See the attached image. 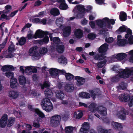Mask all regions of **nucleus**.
<instances>
[{"label":"nucleus","instance_id":"nucleus-1","mask_svg":"<svg viewBox=\"0 0 133 133\" xmlns=\"http://www.w3.org/2000/svg\"><path fill=\"white\" fill-rule=\"evenodd\" d=\"M45 96L47 98L43 99L41 102V104L42 108L48 112L50 111L52 109L53 107L52 103L50 100L48 98H51L53 95V93L52 90L49 88H46L44 92Z\"/></svg>","mask_w":133,"mask_h":133},{"label":"nucleus","instance_id":"nucleus-2","mask_svg":"<svg viewBox=\"0 0 133 133\" xmlns=\"http://www.w3.org/2000/svg\"><path fill=\"white\" fill-rule=\"evenodd\" d=\"M96 21L97 25L101 28H107L110 29L111 28V24L114 25L115 23V20L114 19H109L107 17H105L102 19L97 20Z\"/></svg>","mask_w":133,"mask_h":133},{"label":"nucleus","instance_id":"nucleus-3","mask_svg":"<svg viewBox=\"0 0 133 133\" xmlns=\"http://www.w3.org/2000/svg\"><path fill=\"white\" fill-rule=\"evenodd\" d=\"M133 74V67H132L130 69H125L119 72L118 75L113 77L112 79L113 81L117 82L119 81L120 78H126Z\"/></svg>","mask_w":133,"mask_h":133},{"label":"nucleus","instance_id":"nucleus-4","mask_svg":"<svg viewBox=\"0 0 133 133\" xmlns=\"http://www.w3.org/2000/svg\"><path fill=\"white\" fill-rule=\"evenodd\" d=\"M96 104L94 103H91L89 106L90 111L92 112H95L96 111L103 116L106 115L107 114L106 109L105 107L102 106L98 107L96 108Z\"/></svg>","mask_w":133,"mask_h":133},{"label":"nucleus","instance_id":"nucleus-5","mask_svg":"<svg viewBox=\"0 0 133 133\" xmlns=\"http://www.w3.org/2000/svg\"><path fill=\"white\" fill-rule=\"evenodd\" d=\"M61 117L59 115H55L50 118V124L52 126L56 127L60 123Z\"/></svg>","mask_w":133,"mask_h":133},{"label":"nucleus","instance_id":"nucleus-6","mask_svg":"<svg viewBox=\"0 0 133 133\" xmlns=\"http://www.w3.org/2000/svg\"><path fill=\"white\" fill-rule=\"evenodd\" d=\"M37 46L32 47L29 50V52L30 56L35 57L36 59H38L40 58L41 56L37 51Z\"/></svg>","mask_w":133,"mask_h":133},{"label":"nucleus","instance_id":"nucleus-7","mask_svg":"<svg viewBox=\"0 0 133 133\" xmlns=\"http://www.w3.org/2000/svg\"><path fill=\"white\" fill-rule=\"evenodd\" d=\"M48 32L44 31L41 30H37L35 35L34 36V38L36 39L37 38H42L44 37V35H48Z\"/></svg>","mask_w":133,"mask_h":133},{"label":"nucleus","instance_id":"nucleus-8","mask_svg":"<svg viewBox=\"0 0 133 133\" xmlns=\"http://www.w3.org/2000/svg\"><path fill=\"white\" fill-rule=\"evenodd\" d=\"M121 109V110L119 112L118 117L121 119L124 120L126 118V115L129 114V112L128 110H125L123 107H122Z\"/></svg>","mask_w":133,"mask_h":133},{"label":"nucleus","instance_id":"nucleus-9","mask_svg":"<svg viewBox=\"0 0 133 133\" xmlns=\"http://www.w3.org/2000/svg\"><path fill=\"white\" fill-rule=\"evenodd\" d=\"M8 118V116L6 114H4L3 115L0 120L1 127L4 128L5 127L7 123Z\"/></svg>","mask_w":133,"mask_h":133},{"label":"nucleus","instance_id":"nucleus-10","mask_svg":"<svg viewBox=\"0 0 133 133\" xmlns=\"http://www.w3.org/2000/svg\"><path fill=\"white\" fill-rule=\"evenodd\" d=\"M71 28L70 26H65L62 29V35L64 37H68L71 33Z\"/></svg>","mask_w":133,"mask_h":133},{"label":"nucleus","instance_id":"nucleus-11","mask_svg":"<svg viewBox=\"0 0 133 133\" xmlns=\"http://www.w3.org/2000/svg\"><path fill=\"white\" fill-rule=\"evenodd\" d=\"M18 81L20 84L23 86H24L26 84H29L30 83V81L26 79L25 77L23 75L19 76Z\"/></svg>","mask_w":133,"mask_h":133},{"label":"nucleus","instance_id":"nucleus-12","mask_svg":"<svg viewBox=\"0 0 133 133\" xmlns=\"http://www.w3.org/2000/svg\"><path fill=\"white\" fill-rule=\"evenodd\" d=\"M89 123L84 122L82 124L80 131L82 133H88L89 129Z\"/></svg>","mask_w":133,"mask_h":133},{"label":"nucleus","instance_id":"nucleus-13","mask_svg":"<svg viewBox=\"0 0 133 133\" xmlns=\"http://www.w3.org/2000/svg\"><path fill=\"white\" fill-rule=\"evenodd\" d=\"M56 97L60 100H62L64 98V94L62 91L56 90L55 92Z\"/></svg>","mask_w":133,"mask_h":133},{"label":"nucleus","instance_id":"nucleus-14","mask_svg":"<svg viewBox=\"0 0 133 133\" xmlns=\"http://www.w3.org/2000/svg\"><path fill=\"white\" fill-rule=\"evenodd\" d=\"M111 125L114 129L116 130H121L123 129L122 125L120 123L113 121L111 122Z\"/></svg>","mask_w":133,"mask_h":133},{"label":"nucleus","instance_id":"nucleus-15","mask_svg":"<svg viewBox=\"0 0 133 133\" xmlns=\"http://www.w3.org/2000/svg\"><path fill=\"white\" fill-rule=\"evenodd\" d=\"M108 48V45L107 43H104L101 45L98 49V52L99 53H103L105 52Z\"/></svg>","mask_w":133,"mask_h":133},{"label":"nucleus","instance_id":"nucleus-16","mask_svg":"<svg viewBox=\"0 0 133 133\" xmlns=\"http://www.w3.org/2000/svg\"><path fill=\"white\" fill-rule=\"evenodd\" d=\"M130 99V96L129 95L121 94L120 95L119 97V100L122 102H127Z\"/></svg>","mask_w":133,"mask_h":133},{"label":"nucleus","instance_id":"nucleus-17","mask_svg":"<svg viewBox=\"0 0 133 133\" xmlns=\"http://www.w3.org/2000/svg\"><path fill=\"white\" fill-rule=\"evenodd\" d=\"M74 34L76 37L78 38H81L83 36V31L80 29H76L75 31Z\"/></svg>","mask_w":133,"mask_h":133},{"label":"nucleus","instance_id":"nucleus-18","mask_svg":"<svg viewBox=\"0 0 133 133\" xmlns=\"http://www.w3.org/2000/svg\"><path fill=\"white\" fill-rule=\"evenodd\" d=\"M64 88L66 92H72L73 91L74 88L73 85L67 84L65 85Z\"/></svg>","mask_w":133,"mask_h":133},{"label":"nucleus","instance_id":"nucleus-19","mask_svg":"<svg viewBox=\"0 0 133 133\" xmlns=\"http://www.w3.org/2000/svg\"><path fill=\"white\" fill-rule=\"evenodd\" d=\"M75 79L77 80L78 83L77 84H78L79 85H83L85 82V78L80 76H77L75 77Z\"/></svg>","mask_w":133,"mask_h":133},{"label":"nucleus","instance_id":"nucleus-20","mask_svg":"<svg viewBox=\"0 0 133 133\" xmlns=\"http://www.w3.org/2000/svg\"><path fill=\"white\" fill-rule=\"evenodd\" d=\"M10 86L11 88H15L17 85V80L15 78H12L11 79Z\"/></svg>","mask_w":133,"mask_h":133},{"label":"nucleus","instance_id":"nucleus-21","mask_svg":"<svg viewBox=\"0 0 133 133\" xmlns=\"http://www.w3.org/2000/svg\"><path fill=\"white\" fill-rule=\"evenodd\" d=\"M127 54L125 53H121L117 54L115 57L116 59L119 60H122L125 58L127 56Z\"/></svg>","mask_w":133,"mask_h":133},{"label":"nucleus","instance_id":"nucleus-22","mask_svg":"<svg viewBox=\"0 0 133 133\" xmlns=\"http://www.w3.org/2000/svg\"><path fill=\"white\" fill-rule=\"evenodd\" d=\"M18 95V93L17 91H11L9 92V97L12 98L16 99Z\"/></svg>","mask_w":133,"mask_h":133},{"label":"nucleus","instance_id":"nucleus-23","mask_svg":"<svg viewBox=\"0 0 133 133\" xmlns=\"http://www.w3.org/2000/svg\"><path fill=\"white\" fill-rule=\"evenodd\" d=\"M127 14L124 11H121L119 16V18L122 21H124L126 20L127 19Z\"/></svg>","mask_w":133,"mask_h":133},{"label":"nucleus","instance_id":"nucleus-24","mask_svg":"<svg viewBox=\"0 0 133 133\" xmlns=\"http://www.w3.org/2000/svg\"><path fill=\"white\" fill-rule=\"evenodd\" d=\"M50 14L54 16H57L60 14L59 10L57 8H53L50 11Z\"/></svg>","mask_w":133,"mask_h":133},{"label":"nucleus","instance_id":"nucleus-25","mask_svg":"<svg viewBox=\"0 0 133 133\" xmlns=\"http://www.w3.org/2000/svg\"><path fill=\"white\" fill-rule=\"evenodd\" d=\"M50 74L51 75L56 76L59 73V70L56 68H51L49 70Z\"/></svg>","mask_w":133,"mask_h":133},{"label":"nucleus","instance_id":"nucleus-26","mask_svg":"<svg viewBox=\"0 0 133 133\" xmlns=\"http://www.w3.org/2000/svg\"><path fill=\"white\" fill-rule=\"evenodd\" d=\"M65 47L63 45H58L56 46V50L59 53H62L64 51Z\"/></svg>","mask_w":133,"mask_h":133},{"label":"nucleus","instance_id":"nucleus-27","mask_svg":"<svg viewBox=\"0 0 133 133\" xmlns=\"http://www.w3.org/2000/svg\"><path fill=\"white\" fill-rule=\"evenodd\" d=\"M15 118L13 117H11L9 118L7 123V126L10 127L12 126L14 124L15 121Z\"/></svg>","mask_w":133,"mask_h":133},{"label":"nucleus","instance_id":"nucleus-28","mask_svg":"<svg viewBox=\"0 0 133 133\" xmlns=\"http://www.w3.org/2000/svg\"><path fill=\"white\" fill-rule=\"evenodd\" d=\"M94 58L95 60H102L106 57V56H105L104 54H102L100 55L97 54L94 56Z\"/></svg>","mask_w":133,"mask_h":133},{"label":"nucleus","instance_id":"nucleus-29","mask_svg":"<svg viewBox=\"0 0 133 133\" xmlns=\"http://www.w3.org/2000/svg\"><path fill=\"white\" fill-rule=\"evenodd\" d=\"M127 43V41L125 39H122L120 40H118L117 41V44L119 46H124Z\"/></svg>","mask_w":133,"mask_h":133},{"label":"nucleus","instance_id":"nucleus-30","mask_svg":"<svg viewBox=\"0 0 133 133\" xmlns=\"http://www.w3.org/2000/svg\"><path fill=\"white\" fill-rule=\"evenodd\" d=\"M98 133H110V130L103 129L101 126H99L97 128Z\"/></svg>","mask_w":133,"mask_h":133},{"label":"nucleus","instance_id":"nucleus-31","mask_svg":"<svg viewBox=\"0 0 133 133\" xmlns=\"http://www.w3.org/2000/svg\"><path fill=\"white\" fill-rule=\"evenodd\" d=\"M79 97L82 98H89L90 97V94L87 92H81L79 94Z\"/></svg>","mask_w":133,"mask_h":133},{"label":"nucleus","instance_id":"nucleus-32","mask_svg":"<svg viewBox=\"0 0 133 133\" xmlns=\"http://www.w3.org/2000/svg\"><path fill=\"white\" fill-rule=\"evenodd\" d=\"M58 60L60 63H61L63 64L66 63H67L66 58L63 55L60 56L58 58Z\"/></svg>","mask_w":133,"mask_h":133},{"label":"nucleus","instance_id":"nucleus-33","mask_svg":"<svg viewBox=\"0 0 133 133\" xmlns=\"http://www.w3.org/2000/svg\"><path fill=\"white\" fill-rule=\"evenodd\" d=\"M34 111L35 113L37 114L39 117L43 118L45 117L44 114L38 108H35L34 109Z\"/></svg>","mask_w":133,"mask_h":133},{"label":"nucleus","instance_id":"nucleus-34","mask_svg":"<svg viewBox=\"0 0 133 133\" xmlns=\"http://www.w3.org/2000/svg\"><path fill=\"white\" fill-rule=\"evenodd\" d=\"M65 75L66 79L69 81H71L74 78V76L70 73H66Z\"/></svg>","mask_w":133,"mask_h":133},{"label":"nucleus","instance_id":"nucleus-35","mask_svg":"<svg viewBox=\"0 0 133 133\" xmlns=\"http://www.w3.org/2000/svg\"><path fill=\"white\" fill-rule=\"evenodd\" d=\"M77 10L81 12H84L85 11V8L84 6L81 5H78L76 6Z\"/></svg>","mask_w":133,"mask_h":133},{"label":"nucleus","instance_id":"nucleus-36","mask_svg":"<svg viewBox=\"0 0 133 133\" xmlns=\"http://www.w3.org/2000/svg\"><path fill=\"white\" fill-rule=\"evenodd\" d=\"M74 129L73 127L69 126L65 127L64 130L65 133H71L73 132Z\"/></svg>","mask_w":133,"mask_h":133},{"label":"nucleus","instance_id":"nucleus-37","mask_svg":"<svg viewBox=\"0 0 133 133\" xmlns=\"http://www.w3.org/2000/svg\"><path fill=\"white\" fill-rule=\"evenodd\" d=\"M106 62V60L105 59L103 61L97 63L96 64L97 65L98 68H102L104 66Z\"/></svg>","mask_w":133,"mask_h":133},{"label":"nucleus","instance_id":"nucleus-38","mask_svg":"<svg viewBox=\"0 0 133 133\" xmlns=\"http://www.w3.org/2000/svg\"><path fill=\"white\" fill-rule=\"evenodd\" d=\"M127 27L126 26L123 25L120 26L118 29L116 31L117 32H126Z\"/></svg>","mask_w":133,"mask_h":133},{"label":"nucleus","instance_id":"nucleus-39","mask_svg":"<svg viewBox=\"0 0 133 133\" xmlns=\"http://www.w3.org/2000/svg\"><path fill=\"white\" fill-rule=\"evenodd\" d=\"M68 7V5L65 3L62 2L59 6V8L60 9L63 10H66Z\"/></svg>","mask_w":133,"mask_h":133},{"label":"nucleus","instance_id":"nucleus-40","mask_svg":"<svg viewBox=\"0 0 133 133\" xmlns=\"http://www.w3.org/2000/svg\"><path fill=\"white\" fill-rule=\"evenodd\" d=\"M18 42L19 45L22 46L25 43L26 39L24 37H22L20 38Z\"/></svg>","mask_w":133,"mask_h":133},{"label":"nucleus","instance_id":"nucleus-41","mask_svg":"<svg viewBox=\"0 0 133 133\" xmlns=\"http://www.w3.org/2000/svg\"><path fill=\"white\" fill-rule=\"evenodd\" d=\"M118 87L119 89L122 90H125L126 89V84L124 82H121L119 84Z\"/></svg>","mask_w":133,"mask_h":133},{"label":"nucleus","instance_id":"nucleus-42","mask_svg":"<svg viewBox=\"0 0 133 133\" xmlns=\"http://www.w3.org/2000/svg\"><path fill=\"white\" fill-rule=\"evenodd\" d=\"M5 76L7 77L10 78H13L14 76V73L11 72H6L5 73Z\"/></svg>","mask_w":133,"mask_h":133},{"label":"nucleus","instance_id":"nucleus-43","mask_svg":"<svg viewBox=\"0 0 133 133\" xmlns=\"http://www.w3.org/2000/svg\"><path fill=\"white\" fill-rule=\"evenodd\" d=\"M126 32L127 34L125 35V38L127 39L129 37V36L132 35V32L131 30L129 28H127Z\"/></svg>","mask_w":133,"mask_h":133},{"label":"nucleus","instance_id":"nucleus-44","mask_svg":"<svg viewBox=\"0 0 133 133\" xmlns=\"http://www.w3.org/2000/svg\"><path fill=\"white\" fill-rule=\"evenodd\" d=\"M49 83L47 81H45L43 84L41 85V88L42 89H44V88L49 87L50 86Z\"/></svg>","mask_w":133,"mask_h":133},{"label":"nucleus","instance_id":"nucleus-45","mask_svg":"<svg viewBox=\"0 0 133 133\" xmlns=\"http://www.w3.org/2000/svg\"><path fill=\"white\" fill-rule=\"evenodd\" d=\"M48 51L47 49L45 47H43L41 48L39 51V52L41 54H43L46 53Z\"/></svg>","mask_w":133,"mask_h":133},{"label":"nucleus","instance_id":"nucleus-46","mask_svg":"<svg viewBox=\"0 0 133 133\" xmlns=\"http://www.w3.org/2000/svg\"><path fill=\"white\" fill-rule=\"evenodd\" d=\"M52 41L54 43L58 44L60 43V40L58 37H55L53 38Z\"/></svg>","mask_w":133,"mask_h":133},{"label":"nucleus","instance_id":"nucleus-47","mask_svg":"<svg viewBox=\"0 0 133 133\" xmlns=\"http://www.w3.org/2000/svg\"><path fill=\"white\" fill-rule=\"evenodd\" d=\"M15 50L14 45H13L11 44L8 48V51L9 52H14Z\"/></svg>","mask_w":133,"mask_h":133},{"label":"nucleus","instance_id":"nucleus-48","mask_svg":"<svg viewBox=\"0 0 133 133\" xmlns=\"http://www.w3.org/2000/svg\"><path fill=\"white\" fill-rule=\"evenodd\" d=\"M85 15V12H79L76 15L77 17L79 19L83 18Z\"/></svg>","mask_w":133,"mask_h":133},{"label":"nucleus","instance_id":"nucleus-49","mask_svg":"<svg viewBox=\"0 0 133 133\" xmlns=\"http://www.w3.org/2000/svg\"><path fill=\"white\" fill-rule=\"evenodd\" d=\"M32 69V68L30 66H28L25 67V73H28L29 71V74L30 75L31 74V70Z\"/></svg>","mask_w":133,"mask_h":133},{"label":"nucleus","instance_id":"nucleus-50","mask_svg":"<svg viewBox=\"0 0 133 133\" xmlns=\"http://www.w3.org/2000/svg\"><path fill=\"white\" fill-rule=\"evenodd\" d=\"M88 37L90 39H93L96 38V36L94 33H91L88 35Z\"/></svg>","mask_w":133,"mask_h":133},{"label":"nucleus","instance_id":"nucleus-51","mask_svg":"<svg viewBox=\"0 0 133 133\" xmlns=\"http://www.w3.org/2000/svg\"><path fill=\"white\" fill-rule=\"evenodd\" d=\"M45 36V37H44L41 40V41L42 42L46 43L49 42V37L47 35Z\"/></svg>","mask_w":133,"mask_h":133},{"label":"nucleus","instance_id":"nucleus-52","mask_svg":"<svg viewBox=\"0 0 133 133\" xmlns=\"http://www.w3.org/2000/svg\"><path fill=\"white\" fill-rule=\"evenodd\" d=\"M113 41V38L112 37H110L108 38L106 37L105 39V42L109 43L112 42Z\"/></svg>","mask_w":133,"mask_h":133},{"label":"nucleus","instance_id":"nucleus-53","mask_svg":"<svg viewBox=\"0 0 133 133\" xmlns=\"http://www.w3.org/2000/svg\"><path fill=\"white\" fill-rule=\"evenodd\" d=\"M103 29H101L99 31V32L101 34H103L105 32L107 31H108V30L106 28H104Z\"/></svg>","mask_w":133,"mask_h":133},{"label":"nucleus","instance_id":"nucleus-54","mask_svg":"<svg viewBox=\"0 0 133 133\" xmlns=\"http://www.w3.org/2000/svg\"><path fill=\"white\" fill-rule=\"evenodd\" d=\"M86 8L87 9H85V11L87 12H89L92 8V6L90 5L87 6Z\"/></svg>","mask_w":133,"mask_h":133},{"label":"nucleus","instance_id":"nucleus-55","mask_svg":"<svg viewBox=\"0 0 133 133\" xmlns=\"http://www.w3.org/2000/svg\"><path fill=\"white\" fill-rule=\"evenodd\" d=\"M32 24L29 23L26 24L22 28L21 31H23L26 28H29L31 26Z\"/></svg>","mask_w":133,"mask_h":133},{"label":"nucleus","instance_id":"nucleus-56","mask_svg":"<svg viewBox=\"0 0 133 133\" xmlns=\"http://www.w3.org/2000/svg\"><path fill=\"white\" fill-rule=\"evenodd\" d=\"M88 21L85 18H84L81 21V24L83 25H86L87 22Z\"/></svg>","mask_w":133,"mask_h":133},{"label":"nucleus","instance_id":"nucleus-57","mask_svg":"<svg viewBox=\"0 0 133 133\" xmlns=\"http://www.w3.org/2000/svg\"><path fill=\"white\" fill-rule=\"evenodd\" d=\"M31 94L34 97H36L39 95V94H38L37 91L36 90L33 91L31 93Z\"/></svg>","mask_w":133,"mask_h":133},{"label":"nucleus","instance_id":"nucleus-58","mask_svg":"<svg viewBox=\"0 0 133 133\" xmlns=\"http://www.w3.org/2000/svg\"><path fill=\"white\" fill-rule=\"evenodd\" d=\"M5 10L7 11L4 12L5 13H8L10 11V10H10L11 9V6L10 5H7L5 7Z\"/></svg>","mask_w":133,"mask_h":133},{"label":"nucleus","instance_id":"nucleus-59","mask_svg":"<svg viewBox=\"0 0 133 133\" xmlns=\"http://www.w3.org/2000/svg\"><path fill=\"white\" fill-rule=\"evenodd\" d=\"M130 100L129 102L128 103L129 107L132 106L133 105V96L130 99Z\"/></svg>","mask_w":133,"mask_h":133},{"label":"nucleus","instance_id":"nucleus-60","mask_svg":"<svg viewBox=\"0 0 133 133\" xmlns=\"http://www.w3.org/2000/svg\"><path fill=\"white\" fill-rule=\"evenodd\" d=\"M128 40L130 44H133V35L129 37L128 38Z\"/></svg>","mask_w":133,"mask_h":133},{"label":"nucleus","instance_id":"nucleus-61","mask_svg":"<svg viewBox=\"0 0 133 133\" xmlns=\"http://www.w3.org/2000/svg\"><path fill=\"white\" fill-rule=\"evenodd\" d=\"M33 22L36 23H41L40 19L38 18H36L33 20Z\"/></svg>","mask_w":133,"mask_h":133},{"label":"nucleus","instance_id":"nucleus-62","mask_svg":"<svg viewBox=\"0 0 133 133\" xmlns=\"http://www.w3.org/2000/svg\"><path fill=\"white\" fill-rule=\"evenodd\" d=\"M83 116V114L81 112L77 114L76 115V118L77 119H79L82 117Z\"/></svg>","mask_w":133,"mask_h":133},{"label":"nucleus","instance_id":"nucleus-63","mask_svg":"<svg viewBox=\"0 0 133 133\" xmlns=\"http://www.w3.org/2000/svg\"><path fill=\"white\" fill-rule=\"evenodd\" d=\"M26 130L28 131L30 130H31L32 127L31 125L29 124L26 125Z\"/></svg>","mask_w":133,"mask_h":133},{"label":"nucleus","instance_id":"nucleus-64","mask_svg":"<svg viewBox=\"0 0 133 133\" xmlns=\"http://www.w3.org/2000/svg\"><path fill=\"white\" fill-rule=\"evenodd\" d=\"M42 3V2L39 1H37L35 2L34 6H39Z\"/></svg>","mask_w":133,"mask_h":133}]
</instances>
